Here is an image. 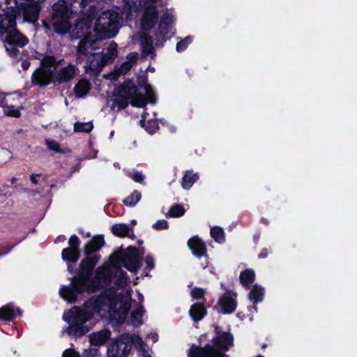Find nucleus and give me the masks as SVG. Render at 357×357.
<instances>
[{
  "label": "nucleus",
  "instance_id": "1",
  "mask_svg": "<svg viewBox=\"0 0 357 357\" xmlns=\"http://www.w3.org/2000/svg\"><path fill=\"white\" fill-rule=\"evenodd\" d=\"M130 303L128 298L109 296L102 294L88 300L83 310L73 308L63 314V319L69 324L66 328L68 335H82L88 332L86 326H82L94 314L104 317L107 314L118 324L124 322L127 319Z\"/></svg>",
  "mask_w": 357,
  "mask_h": 357
},
{
  "label": "nucleus",
  "instance_id": "2",
  "mask_svg": "<svg viewBox=\"0 0 357 357\" xmlns=\"http://www.w3.org/2000/svg\"><path fill=\"white\" fill-rule=\"evenodd\" d=\"M99 259L100 257L98 255L92 257L88 255L81 261L79 272L77 276L73 278L71 286H63L60 289L59 294L63 299L70 303H75L79 294H82L84 291H95L112 281V271L110 268L101 266L96 269L94 278L89 284L91 271Z\"/></svg>",
  "mask_w": 357,
  "mask_h": 357
},
{
  "label": "nucleus",
  "instance_id": "3",
  "mask_svg": "<svg viewBox=\"0 0 357 357\" xmlns=\"http://www.w3.org/2000/svg\"><path fill=\"white\" fill-rule=\"evenodd\" d=\"M63 62V59H57L54 56H43L40 66L31 75L32 84L43 88L50 84L59 86L72 82L78 75L79 69L73 63L61 66Z\"/></svg>",
  "mask_w": 357,
  "mask_h": 357
},
{
  "label": "nucleus",
  "instance_id": "4",
  "mask_svg": "<svg viewBox=\"0 0 357 357\" xmlns=\"http://www.w3.org/2000/svg\"><path fill=\"white\" fill-rule=\"evenodd\" d=\"M16 18L15 13L7 18L0 17V38L8 54L13 58L17 57L20 48L29 43V39L15 28Z\"/></svg>",
  "mask_w": 357,
  "mask_h": 357
},
{
  "label": "nucleus",
  "instance_id": "5",
  "mask_svg": "<svg viewBox=\"0 0 357 357\" xmlns=\"http://www.w3.org/2000/svg\"><path fill=\"white\" fill-rule=\"evenodd\" d=\"M91 0H58L52 6L54 25L56 30L65 33L70 26V20L77 11L85 8Z\"/></svg>",
  "mask_w": 357,
  "mask_h": 357
},
{
  "label": "nucleus",
  "instance_id": "6",
  "mask_svg": "<svg viewBox=\"0 0 357 357\" xmlns=\"http://www.w3.org/2000/svg\"><path fill=\"white\" fill-rule=\"evenodd\" d=\"M231 334L223 333L213 338V344H206L204 347L192 345L188 351V357H224L223 351H227L233 345Z\"/></svg>",
  "mask_w": 357,
  "mask_h": 357
},
{
  "label": "nucleus",
  "instance_id": "7",
  "mask_svg": "<svg viewBox=\"0 0 357 357\" xmlns=\"http://www.w3.org/2000/svg\"><path fill=\"white\" fill-rule=\"evenodd\" d=\"M122 15L117 10L104 11L98 18L94 27L97 37L100 39L114 37L119 31Z\"/></svg>",
  "mask_w": 357,
  "mask_h": 357
},
{
  "label": "nucleus",
  "instance_id": "8",
  "mask_svg": "<svg viewBox=\"0 0 357 357\" xmlns=\"http://www.w3.org/2000/svg\"><path fill=\"white\" fill-rule=\"evenodd\" d=\"M136 91L134 86H121L117 95L112 100L111 108L114 111L123 109L128 106L129 100L133 106L143 107L146 104L145 98L142 95L136 94Z\"/></svg>",
  "mask_w": 357,
  "mask_h": 357
},
{
  "label": "nucleus",
  "instance_id": "9",
  "mask_svg": "<svg viewBox=\"0 0 357 357\" xmlns=\"http://www.w3.org/2000/svg\"><path fill=\"white\" fill-rule=\"evenodd\" d=\"M135 335H123L107 347V357H127L134 346Z\"/></svg>",
  "mask_w": 357,
  "mask_h": 357
},
{
  "label": "nucleus",
  "instance_id": "10",
  "mask_svg": "<svg viewBox=\"0 0 357 357\" xmlns=\"http://www.w3.org/2000/svg\"><path fill=\"white\" fill-rule=\"evenodd\" d=\"M84 8H83L82 10L77 11L76 13L74 14V15L72 17V18L69 20L70 24L71 25V21L73 19L75 18V17L77 15L78 13H81L83 11ZM52 25L55 30V31L60 34H65L66 33H70V36L72 38H84L86 36H89V38H93V35L91 34L90 30L91 28V21L89 20H82L78 22H77L74 26V27L72 29V26H70L69 28V30H68L65 33H60L57 31L54 27V16L53 14L52 15Z\"/></svg>",
  "mask_w": 357,
  "mask_h": 357
},
{
  "label": "nucleus",
  "instance_id": "11",
  "mask_svg": "<svg viewBox=\"0 0 357 357\" xmlns=\"http://www.w3.org/2000/svg\"><path fill=\"white\" fill-rule=\"evenodd\" d=\"M21 15L25 20L35 22L38 20L40 7L39 4L44 0H17Z\"/></svg>",
  "mask_w": 357,
  "mask_h": 357
},
{
  "label": "nucleus",
  "instance_id": "12",
  "mask_svg": "<svg viewBox=\"0 0 357 357\" xmlns=\"http://www.w3.org/2000/svg\"><path fill=\"white\" fill-rule=\"evenodd\" d=\"M96 43V40L93 37L89 38V36H86L82 38L76 50V62L77 64L85 61L93 54L91 51L95 49Z\"/></svg>",
  "mask_w": 357,
  "mask_h": 357
},
{
  "label": "nucleus",
  "instance_id": "13",
  "mask_svg": "<svg viewBox=\"0 0 357 357\" xmlns=\"http://www.w3.org/2000/svg\"><path fill=\"white\" fill-rule=\"evenodd\" d=\"M107 64L102 53H94L86 59L85 72L91 75H98Z\"/></svg>",
  "mask_w": 357,
  "mask_h": 357
},
{
  "label": "nucleus",
  "instance_id": "14",
  "mask_svg": "<svg viewBox=\"0 0 357 357\" xmlns=\"http://www.w3.org/2000/svg\"><path fill=\"white\" fill-rule=\"evenodd\" d=\"M122 265L131 272H136L141 266L138 250L135 248H129L121 257Z\"/></svg>",
  "mask_w": 357,
  "mask_h": 357
},
{
  "label": "nucleus",
  "instance_id": "15",
  "mask_svg": "<svg viewBox=\"0 0 357 357\" xmlns=\"http://www.w3.org/2000/svg\"><path fill=\"white\" fill-rule=\"evenodd\" d=\"M158 21V10L155 6H146L143 12L141 26L144 30L152 29Z\"/></svg>",
  "mask_w": 357,
  "mask_h": 357
},
{
  "label": "nucleus",
  "instance_id": "16",
  "mask_svg": "<svg viewBox=\"0 0 357 357\" xmlns=\"http://www.w3.org/2000/svg\"><path fill=\"white\" fill-rule=\"evenodd\" d=\"M126 60L119 66H116L114 73L111 74V79H117L120 75H124L130 70L138 59L137 52H131L126 56Z\"/></svg>",
  "mask_w": 357,
  "mask_h": 357
},
{
  "label": "nucleus",
  "instance_id": "17",
  "mask_svg": "<svg viewBox=\"0 0 357 357\" xmlns=\"http://www.w3.org/2000/svg\"><path fill=\"white\" fill-rule=\"evenodd\" d=\"M17 0H0V17L4 19L15 13V17L20 15Z\"/></svg>",
  "mask_w": 357,
  "mask_h": 357
},
{
  "label": "nucleus",
  "instance_id": "18",
  "mask_svg": "<svg viewBox=\"0 0 357 357\" xmlns=\"http://www.w3.org/2000/svg\"><path fill=\"white\" fill-rule=\"evenodd\" d=\"M188 245L197 257H206L207 248L205 243L198 236H193L188 241Z\"/></svg>",
  "mask_w": 357,
  "mask_h": 357
},
{
  "label": "nucleus",
  "instance_id": "19",
  "mask_svg": "<svg viewBox=\"0 0 357 357\" xmlns=\"http://www.w3.org/2000/svg\"><path fill=\"white\" fill-rule=\"evenodd\" d=\"M174 20V15L171 13L165 12L162 15L159 23L158 34L162 38L168 33Z\"/></svg>",
  "mask_w": 357,
  "mask_h": 357
},
{
  "label": "nucleus",
  "instance_id": "20",
  "mask_svg": "<svg viewBox=\"0 0 357 357\" xmlns=\"http://www.w3.org/2000/svg\"><path fill=\"white\" fill-rule=\"evenodd\" d=\"M219 304L224 313H232L236 308V302L229 292L225 293L219 300Z\"/></svg>",
  "mask_w": 357,
  "mask_h": 357
},
{
  "label": "nucleus",
  "instance_id": "21",
  "mask_svg": "<svg viewBox=\"0 0 357 357\" xmlns=\"http://www.w3.org/2000/svg\"><path fill=\"white\" fill-rule=\"evenodd\" d=\"M110 337L111 332L107 329H104L90 334L89 342L93 345L100 346L105 344Z\"/></svg>",
  "mask_w": 357,
  "mask_h": 357
},
{
  "label": "nucleus",
  "instance_id": "22",
  "mask_svg": "<svg viewBox=\"0 0 357 357\" xmlns=\"http://www.w3.org/2000/svg\"><path fill=\"white\" fill-rule=\"evenodd\" d=\"M105 241L103 236H98L93 237L91 241H89L85 245L84 248V254L88 256L92 253H94L98 251L104 245Z\"/></svg>",
  "mask_w": 357,
  "mask_h": 357
},
{
  "label": "nucleus",
  "instance_id": "23",
  "mask_svg": "<svg viewBox=\"0 0 357 357\" xmlns=\"http://www.w3.org/2000/svg\"><path fill=\"white\" fill-rule=\"evenodd\" d=\"M91 83L86 79H81L74 87V94L77 98H84L91 89Z\"/></svg>",
  "mask_w": 357,
  "mask_h": 357
},
{
  "label": "nucleus",
  "instance_id": "24",
  "mask_svg": "<svg viewBox=\"0 0 357 357\" xmlns=\"http://www.w3.org/2000/svg\"><path fill=\"white\" fill-rule=\"evenodd\" d=\"M113 234L119 237L129 236L130 238H134L135 236L133 234L132 229L129 227L126 224L120 223L114 225L112 227Z\"/></svg>",
  "mask_w": 357,
  "mask_h": 357
},
{
  "label": "nucleus",
  "instance_id": "25",
  "mask_svg": "<svg viewBox=\"0 0 357 357\" xmlns=\"http://www.w3.org/2000/svg\"><path fill=\"white\" fill-rule=\"evenodd\" d=\"M17 314H21L20 309H15L12 305L8 304L0 308L1 320L9 321L14 319Z\"/></svg>",
  "mask_w": 357,
  "mask_h": 357
},
{
  "label": "nucleus",
  "instance_id": "26",
  "mask_svg": "<svg viewBox=\"0 0 357 357\" xmlns=\"http://www.w3.org/2000/svg\"><path fill=\"white\" fill-rule=\"evenodd\" d=\"M190 316L195 321H200L206 314V310L202 303L193 304L189 311Z\"/></svg>",
  "mask_w": 357,
  "mask_h": 357
},
{
  "label": "nucleus",
  "instance_id": "27",
  "mask_svg": "<svg viewBox=\"0 0 357 357\" xmlns=\"http://www.w3.org/2000/svg\"><path fill=\"white\" fill-rule=\"evenodd\" d=\"M145 311L142 305H139L135 310H132L128 323L133 326H138L142 324V317Z\"/></svg>",
  "mask_w": 357,
  "mask_h": 357
},
{
  "label": "nucleus",
  "instance_id": "28",
  "mask_svg": "<svg viewBox=\"0 0 357 357\" xmlns=\"http://www.w3.org/2000/svg\"><path fill=\"white\" fill-rule=\"evenodd\" d=\"M140 45L144 55H149L154 50L152 40L147 34L143 33L140 36Z\"/></svg>",
  "mask_w": 357,
  "mask_h": 357
},
{
  "label": "nucleus",
  "instance_id": "29",
  "mask_svg": "<svg viewBox=\"0 0 357 357\" xmlns=\"http://www.w3.org/2000/svg\"><path fill=\"white\" fill-rule=\"evenodd\" d=\"M148 113L146 111L142 114V119L139 123L142 127L146 128L148 132L150 134L154 133L158 128V122L155 120H146V116Z\"/></svg>",
  "mask_w": 357,
  "mask_h": 357
},
{
  "label": "nucleus",
  "instance_id": "30",
  "mask_svg": "<svg viewBox=\"0 0 357 357\" xmlns=\"http://www.w3.org/2000/svg\"><path fill=\"white\" fill-rule=\"evenodd\" d=\"M102 55L106 64L112 62L117 57V44L112 42Z\"/></svg>",
  "mask_w": 357,
  "mask_h": 357
},
{
  "label": "nucleus",
  "instance_id": "31",
  "mask_svg": "<svg viewBox=\"0 0 357 357\" xmlns=\"http://www.w3.org/2000/svg\"><path fill=\"white\" fill-rule=\"evenodd\" d=\"M255 279V274L253 270L246 269L240 274V281L243 287L249 288Z\"/></svg>",
  "mask_w": 357,
  "mask_h": 357
},
{
  "label": "nucleus",
  "instance_id": "32",
  "mask_svg": "<svg viewBox=\"0 0 357 357\" xmlns=\"http://www.w3.org/2000/svg\"><path fill=\"white\" fill-rule=\"evenodd\" d=\"M264 296V289L261 286L255 284L249 294V299L255 304L261 302Z\"/></svg>",
  "mask_w": 357,
  "mask_h": 357
},
{
  "label": "nucleus",
  "instance_id": "33",
  "mask_svg": "<svg viewBox=\"0 0 357 357\" xmlns=\"http://www.w3.org/2000/svg\"><path fill=\"white\" fill-rule=\"evenodd\" d=\"M61 257L64 261L76 263L79 258V252L77 250L66 248L62 250Z\"/></svg>",
  "mask_w": 357,
  "mask_h": 357
},
{
  "label": "nucleus",
  "instance_id": "34",
  "mask_svg": "<svg viewBox=\"0 0 357 357\" xmlns=\"http://www.w3.org/2000/svg\"><path fill=\"white\" fill-rule=\"evenodd\" d=\"M134 347L138 350L139 356L151 357L149 350L146 348V344L138 335H135L134 337Z\"/></svg>",
  "mask_w": 357,
  "mask_h": 357
},
{
  "label": "nucleus",
  "instance_id": "35",
  "mask_svg": "<svg viewBox=\"0 0 357 357\" xmlns=\"http://www.w3.org/2000/svg\"><path fill=\"white\" fill-rule=\"evenodd\" d=\"M134 347L138 350L139 356L151 357L149 350L146 348V344L138 335H135L134 337Z\"/></svg>",
  "mask_w": 357,
  "mask_h": 357
},
{
  "label": "nucleus",
  "instance_id": "36",
  "mask_svg": "<svg viewBox=\"0 0 357 357\" xmlns=\"http://www.w3.org/2000/svg\"><path fill=\"white\" fill-rule=\"evenodd\" d=\"M197 179V174L194 173L193 171H187L183 178L182 187L185 190H188Z\"/></svg>",
  "mask_w": 357,
  "mask_h": 357
},
{
  "label": "nucleus",
  "instance_id": "37",
  "mask_svg": "<svg viewBox=\"0 0 357 357\" xmlns=\"http://www.w3.org/2000/svg\"><path fill=\"white\" fill-rule=\"evenodd\" d=\"M112 271V275L113 274V268H110ZM115 271V283L117 286L123 287L126 286L128 282V278L126 275V273L119 268H114ZM113 279V276L112 275V280Z\"/></svg>",
  "mask_w": 357,
  "mask_h": 357
},
{
  "label": "nucleus",
  "instance_id": "38",
  "mask_svg": "<svg viewBox=\"0 0 357 357\" xmlns=\"http://www.w3.org/2000/svg\"><path fill=\"white\" fill-rule=\"evenodd\" d=\"M141 198V192L137 190H134L130 195L123 199V202L125 205L132 207L139 202Z\"/></svg>",
  "mask_w": 357,
  "mask_h": 357
},
{
  "label": "nucleus",
  "instance_id": "39",
  "mask_svg": "<svg viewBox=\"0 0 357 357\" xmlns=\"http://www.w3.org/2000/svg\"><path fill=\"white\" fill-rule=\"evenodd\" d=\"M45 142L47 146V149L50 151H52L56 153H65L68 152V149L67 148H61L60 144H59L55 140L50 139H46Z\"/></svg>",
  "mask_w": 357,
  "mask_h": 357
},
{
  "label": "nucleus",
  "instance_id": "40",
  "mask_svg": "<svg viewBox=\"0 0 357 357\" xmlns=\"http://www.w3.org/2000/svg\"><path fill=\"white\" fill-rule=\"evenodd\" d=\"M211 237L218 243H222L225 241V232L222 228L214 227L211 229Z\"/></svg>",
  "mask_w": 357,
  "mask_h": 357
},
{
  "label": "nucleus",
  "instance_id": "41",
  "mask_svg": "<svg viewBox=\"0 0 357 357\" xmlns=\"http://www.w3.org/2000/svg\"><path fill=\"white\" fill-rule=\"evenodd\" d=\"M0 107L3 108V113L6 116L18 118L20 116V112L13 105L0 103Z\"/></svg>",
  "mask_w": 357,
  "mask_h": 357
},
{
  "label": "nucleus",
  "instance_id": "42",
  "mask_svg": "<svg viewBox=\"0 0 357 357\" xmlns=\"http://www.w3.org/2000/svg\"><path fill=\"white\" fill-rule=\"evenodd\" d=\"M93 128L91 122L80 123L77 122L74 124V131L75 132H90Z\"/></svg>",
  "mask_w": 357,
  "mask_h": 357
},
{
  "label": "nucleus",
  "instance_id": "43",
  "mask_svg": "<svg viewBox=\"0 0 357 357\" xmlns=\"http://www.w3.org/2000/svg\"><path fill=\"white\" fill-rule=\"evenodd\" d=\"M206 294L205 289L199 287H194L191 291L190 295L193 299L201 301L200 303H204L205 301L204 295Z\"/></svg>",
  "mask_w": 357,
  "mask_h": 357
},
{
  "label": "nucleus",
  "instance_id": "44",
  "mask_svg": "<svg viewBox=\"0 0 357 357\" xmlns=\"http://www.w3.org/2000/svg\"><path fill=\"white\" fill-rule=\"evenodd\" d=\"M185 213L184 208L179 204L174 205L171 207L167 215L171 217H180Z\"/></svg>",
  "mask_w": 357,
  "mask_h": 357
},
{
  "label": "nucleus",
  "instance_id": "45",
  "mask_svg": "<svg viewBox=\"0 0 357 357\" xmlns=\"http://www.w3.org/2000/svg\"><path fill=\"white\" fill-rule=\"evenodd\" d=\"M192 41V39L190 36L185 37L183 40H181L176 44V51L182 52L186 49L188 45L190 44Z\"/></svg>",
  "mask_w": 357,
  "mask_h": 357
},
{
  "label": "nucleus",
  "instance_id": "46",
  "mask_svg": "<svg viewBox=\"0 0 357 357\" xmlns=\"http://www.w3.org/2000/svg\"><path fill=\"white\" fill-rule=\"evenodd\" d=\"M68 244L70 246L68 248L79 250L80 240L76 235L73 234L70 237Z\"/></svg>",
  "mask_w": 357,
  "mask_h": 357
},
{
  "label": "nucleus",
  "instance_id": "47",
  "mask_svg": "<svg viewBox=\"0 0 357 357\" xmlns=\"http://www.w3.org/2000/svg\"><path fill=\"white\" fill-rule=\"evenodd\" d=\"M168 227V222L165 220H159L152 225L153 229L155 230L167 229Z\"/></svg>",
  "mask_w": 357,
  "mask_h": 357
},
{
  "label": "nucleus",
  "instance_id": "48",
  "mask_svg": "<svg viewBox=\"0 0 357 357\" xmlns=\"http://www.w3.org/2000/svg\"><path fill=\"white\" fill-rule=\"evenodd\" d=\"M129 177H130L134 181L139 183H142L144 179V175L139 172H136L133 174H130Z\"/></svg>",
  "mask_w": 357,
  "mask_h": 357
},
{
  "label": "nucleus",
  "instance_id": "49",
  "mask_svg": "<svg viewBox=\"0 0 357 357\" xmlns=\"http://www.w3.org/2000/svg\"><path fill=\"white\" fill-rule=\"evenodd\" d=\"M62 357H80L79 353L76 352L74 349H66L62 354Z\"/></svg>",
  "mask_w": 357,
  "mask_h": 357
},
{
  "label": "nucleus",
  "instance_id": "50",
  "mask_svg": "<svg viewBox=\"0 0 357 357\" xmlns=\"http://www.w3.org/2000/svg\"><path fill=\"white\" fill-rule=\"evenodd\" d=\"M96 350H93L91 348L84 349L83 352V357H99L98 354H96Z\"/></svg>",
  "mask_w": 357,
  "mask_h": 357
},
{
  "label": "nucleus",
  "instance_id": "51",
  "mask_svg": "<svg viewBox=\"0 0 357 357\" xmlns=\"http://www.w3.org/2000/svg\"><path fill=\"white\" fill-rule=\"evenodd\" d=\"M145 263L146 264V268L149 271H150L154 267V260L153 257L150 255H148L145 258Z\"/></svg>",
  "mask_w": 357,
  "mask_h": 357
},
{
  "label": "nucleus",
  "instance_id": "52",
  "mask_svg": "<svg viewBox=\"0 0 357 357\" xmlns=\"http://www.w3.org/2000/svg\"><path fill=\"white\" fill-rule=\"evenodd\" d=\"M123 2L126 8L129 9L130 11L132 10L133 7H136L133 0H123Z\"/></svg>",
  "mask_w": 357,
  "mask_h": 357
},
{
  "label": "nucleus",
  "instance_id": "53",
  "mask_svg": "<svg viewBox=\"0 0 357 357\" xmlns=\"http://www.w3.org/2000/svg\"><path fill=\"white\" fill-rule=\"evenodd\" d=\"M40 174H33L31 175L30 176V180L31 181V183L34 185H37L38 184V181L36 179V177L37 176H40Z\"/></svg>",
  "mask_w": 357,
  "mask_h": 357
},
{
  "label": "nucleus",
  "instance_id": "54",
  "mask_svg": "<svg viewBox=\"0 0 357 357\" xmlns=\"http://www.w3.org/2000/svg\"><path fill=\"white\" fill-rule=\"evenodd\" d=\"M30 62L28 61V60H24L22 62V68L24 70H26L29 69V66H30Z\"/></svg>",
  "mask_w": 357,
  "mask_h": 357
},
{
  "label": "nucleus",
  "instance_id": "55",
  "mask_svg": "<svg viewBox=\"0 0 357 357\" xmlns=\"http://www.w3.org/2000/svg\"><path fill=\"white\" fill-rule=\"evenodd\" d=\"M268 255V251L266 249H264L261 251V252L259 255V258H265Z\"/></svg>",
  "mask_w": 357,
  "mask_h": 357
},
{
  "label": "nucleus",
  "instance_id": "56",
  "mask_svg": "<svg viewBox=\"0 0 357 357\" xmlns=\"http://www.w3.org/2000/svg\"><path fill=\"white\" fill-rule=\"evenodd\" d=\"M206 259H205V262L204 263H202V267L204 269L206 268H207L209 265V261H208V257L207 256L206 257H204Z\"/></svg>",
  "mask_w": 357,
  "mask_h": 357
},
{
  "label": "nucleus",
  "instance_id": "57",
  "mask_svg": "<svg viewBox=\"0 0 357 357\" xmlns=\"http://www.w3.org/2000/svg\"><path fill=\"white\" fill-rule=\"evenodd\" d=\"M137 295H138V299L139 301H142L144 297H143V295L142 294H140L139 292H137Z\"/></svg>",
  "mask_w": 357,
  "mask_h": 357
},
{
  "label": "nucleus",
  "instance_id": "58",
  "mask_svg": "<svg viewBox=\"0 0 357 357\" xmlns=\"http://www.w3.org/2000/svg\"><path fill=\"white\" fill-rule=\"evenodd\" d=\"M68 271H69L70 273H73V268L72 266L68 265Z\"/></svg>",
  "mask_w": 357,
  "mask_h": 357
},
{
  "label": "nucleus",
  "instance_id": "59",
  "mask_svg": "<svg viewBox=\"0 0 357 357\" xmlns=\"http://www.w3.org/2000/svg\"><path fill=\"white\" fill-rule=\"evenodd\" d=\"M16 181H17V178L15 177H13V178H12L10 181H11V183H15Z\"/></svg>",
  "mask_w": 357,
  "mask_h": 357
},
{
  "label": "nucleus",
  "instance_id": "60",
  "mask_svg": "<svg viewBox=\"0 0 357 357\" xmlns=\"http://www.w3.org/2000/svg\"><path fill=\"white\" fill-rule=\"evenodd\" d=\"M131 224L135 225L137 224V221L135 220H131Z\"/></svg>",
  "mask_w": 357,
  "mask_h": 357
},
{
  "label": "nucleus",
  "instance_id": "61",
  "mask_svg": "<svg viewBox=\"0 0 357 357\" xmlns=\"http://www.w3.org/2000/svg\"><path fill=\"white\" fill-rule=\"evenodd\" d=\"M252 308L255 312L257 311V307L256 306H253Z\"/></svg>",
  "mask_w": 357,
  "mask_h": 357
},
{
  "label": "nucleus",
  "instance_id": "62",
  "mask_svg": "<svg viewBox=\"0 0 357 357\" xmlns=\"http://www.w3.org/2000/svg\"><path fill=\"white\" fill-rule=\"evenodd\" d=\"M4 102H5L4 99H2L0 100V103H1V104H4Z\"/></svg>",
  "mask_w": 357,
  "mask_h": 357
},
{
  "label": "nucleus",
  "instance_id": "63",
  "mask_svg": "<svg viewBox=\"0 0 357 357\" xmlns=\"http://www.w3.org/2000/svg\"><path fill=\"white\" fill-rule=\"evenodd\" d=\"M153 341H155V340H156V335H153Z\"/></svg>",
  "mask_w": 357,
  "mask_h": 357
},
{
  "label": "nucleus",
  "instance_id": "64",
  "mask_svg": "<svg viewBox=\"0 0 357 357\" xmlns=\"http://www.w3.org/2000/svg\"><path fill=\"white\" fill-rule=\"evenodd\" d=\"M114 165L115 167H119V164H117V163H114Z\"/></svg>",
  "mask_w": 357,
  "mask_h": 357
}]
</instances>
